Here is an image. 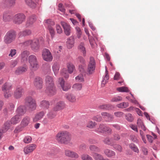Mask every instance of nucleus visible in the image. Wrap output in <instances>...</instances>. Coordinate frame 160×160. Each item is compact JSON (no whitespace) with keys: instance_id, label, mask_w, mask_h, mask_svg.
I'll return each instance as SVG.
<instances>
[{"instance_id":"nucleus-1","label":"nucleus","mask_w":160,"mask_h":160,"mask_svg":"<svg viewBox=\"0 0 160 160\" xmlns=\"http://www.w3.org/2000/svg\"><path fill=\"white\" fill-rule=\"evenodd\" d=\"M46 89V92L49 95H53L56 93V89L52 77L47 75L45 79Z\"/></svg>"},{"instance_id":"nucleus-2","label":"nucleus","mask_w":160,"mask_h":160,"mask_svg":"<svg viewBox=\"0 0 160 160\" xmlns=\"http://www.w3.org/2000/svg\"><path fill=\"white\" fill-rule=\"evenodd\" d=\"M25 46H31L32 49L35 52H37L39 48V40L37 39L28 40L23 42Z\"/></svg>"},{"instance_id":"nucleus-3","label":"nucleus","mask_w":160,"mask_h":160,"mask_svg":"<svg viewBox=\"0 0 160 160\" xmlns=\"http://www.w3.org/2000/svg\"><path fill=\"white\" fill-rule=\"evenodd\" d=\"M25 102L27 104L28 110L30 112L35 110L37 107L35 100L31 96H28L25 99Z\"/></svg>"},{"instance_id":"nucleus-4","label":"nucleus","mask_w":160,"mask_h":160,"mask_svg":"<svg viewBox=\"0 0 160 160\" xmlns=\"http://www.w3.org/2000/svg\"><path fill=\"white\" fill-rule=\"evenodd\" d=\"M28 62L30 65V69L32 71L37 70L39 67L37 58L35 55H31L28 57Z\"/></svg>"},{"instance_id":"nucleus-5","label":"nucleus","mask_w":160,"mask_h":160,"mask_svg":"<svg viewBox=\"0 0 160 160\" xmlns=\"http://www.w3.org/2000/svg\"><path fill=\"white\" fill-rule=\"evenodd\" d=\"M16 34L15 32L12 30L8 31L4 38V42L7 44L11 43L15 39Z\"/></svg>"},{"instance_id":"nucleus-6","label":"nucleus","mask_w":160,"mask_h":160,"mask_svg":"<svg viewBox=\"0 0 160 160\" xmlns=\"http://www.w3.org/2000/svg\"><path fill=\"white\" fill-rule=\"evenodd\" d=\"M12 88L11 84L8 82L4 83L2 86V90L3 92L4 97L6 98H8L12 95V93L10 90Z\"/></svg>"},{"instance_id":"nucleus-7","label":"nucleus","mask_w":160,"mask_h":160,"mask_svg":"<svg viewBox=\"0 0 160 160\" xmlns=\"http://www.w3.org/2000/svg\"><path fill=\"white\" fill-rule=\"evenodd\" d=\"M96 68V62L94 58L90 57L88 66L87 72L89 74L94 73Z\"/></svg>"},{"instance_id":"nucleus-8","label":"nucleus","mask_w":160,"mask_h":160,"mask_svg":"<svg viewBox=\"0 0 160 160\" xmlns=\"http://www.w3.org/2000/svg\"><path fill=\"white\" fill-rule=\"evenodd\" d=\"M42 57L43 60L47 62H50L53 59L52 55L49 50L44 49L42 51Z\"/></svg>"},{"instance_id":"nucleus-9","label":"nucleus","mask_w":160,"mask_h":160,"mask_svg":"<svg viewBox=\"0 0 160 160\" xmlns=\"http://www.w3.org/2000/svg\"><path fill=\"white\" fill-rule=\"evenodd\" d=\"M25 16L23 14L18 13L14 16L13 22L16 24H20L25 20Z\"/></svg>"},{"instance_id":"nucleus-10","label":"nucleus","mask_w":160,"mask_h":160,"mask_svg":"<svg viewBox=\"0 0 160 160\" xmlns=\"http://www.w3.org/2000/svg\"><path fill=\"white\" fill-rule=\"evenodd\" d=\"M33 83L34 87L38 90H40L43 87V80L39 77H37L34 78Z\"/></svg>"},{"instance_id":"nucleus-11","label":"nucleus","mask_w":160,"mask_h":160,"mask_svg":"<svg viewBox=\"0 0 160 160\" xmlns=\"http://www.w3.org/2000/svg\"><path fill=\"white\" fill-rule=\"evenodd\" d=\"M24 92V89L21 86H17L13 92V96L16 99L20 98L22 96Z\"/></svg>"},{"instance_id":"nucleus-12","label":"nucleus","mask_w":160,"mask_h":160,"mask_svg":"<svg viewBox=\"0 0 160 160\" xmlns=\"http://www.w3.org/2000/svg\"><path fill=\"white\" fill-rule=\"evenodd\" d=\"M61 24L63 28L65 34L67 36H69L71 31V27L69 25L63 21H61Z\"/></svg>"},{"instance_id":"nucleus-13","label":"nucleus","mask_w":160,"mask_h":160,"mask_svg":"<svg viewBox=\"0 0 160 160\" xmlns=\"http://www.w3.org/2000/svg\"><path fill=\"white\" fill-rule=\"evenodd\" d=\"M58 82L62 89L64 91L68 90L71 87L70 84L67 83H65L64 80L62 78H60L58 79Z\"/></svg>"},{"instance_id":"nucleus-14","label":"nucleus","mask_w":160,"mask_h":160,"mask_svg":"<svg viewBox=\"0 0 160 160\" xmlns=\"http://www.w3.org/2000/svg\"><path fill=\"white\" fill-rule=\"evenodd\" d=\"M63 139H62L61 143L65 144L70 143L72 138V136L71 134L68 132L65 131Z\"/></svg>"},{"instance_id":"nucleus-15","label":"nucleus","mask_w":160,"mask_h":160,"mask_svg":"<svg viewBox=\"0 0 160 160\" xmlns=\"http://www.w3.org/2000/svg\"><path fill=\"white\" fill-rule=\"evenodd\" d=\"M36 145L32 144L25 147L24 148V152L25 154H28L32 152L36 148Z\"/></svg>"},{"instance_id":"nucleus-16","label":"nucleus","mask_w":160,"mask_h":160,"mask_svg":"<svg viewBox=\"0 0 160 160\" xmlns=\"http://www.w3.org/2000/svg\"><path fill=\"white\" fill-rule=\"evenodd\" d=\"M64 154L65 156L70 158H78L79 157L77 153L68 149H67L65 151Z\"/></svg>"},{"instance_id":"nucleus-17","label":"nucleus","mask_w":160,"mask_h":160,"mask_svg":"<svg viewBox=\"0 0 160 160\" xmlns=\"http://www.w3.org/2000/svg\"><path fill=\"white\" fill-rule=\"evenodd\" d=\"M26 111V108L25 106H20L17 108L16 110V115L19 116H23L25 113Z\"/></svg>"},{"instance_id":"nucleus-18","label":"nucleus","mask_w":160,"mask_h":160,"mask_svg":"<svg viewBox=\"0 0 160 160\" xmlns=\"http://www.w3.org/2000/svg\"><path fill=\"white\" fill-rule=\"evenodd\" d=\"M11 124L12 123H11V121H7L4 123L3 128L0 129V138H1L2 134L7 131L10 127Z\"/></svg>"},{"instance_id":"nucleus-19","label":"nucleus","mask_w":160,"mask_h":160,"mask_svg":"<svg viewBox=\"0 0 160 160\" xmlns=\"http://www.w3.org/2000/svg\"><path fill=\"white\" fill-rule=\"evenodd\" d=\"M65 108V104L62 101H59L55 105L53 108V110L55 111H58L63 109Z\"/></svg>"},{"instance_id":"nucleus-20","label":"nucleus","mask_w":160,"mask_h":160,"mask_svg":"<svg viewBox=\"0 0 160 160\" xmlns=\"http://www.w3.org/2000/svg\"><path fill=\"white\" fill-rule=\"evenodd\" d=\"M27 67L26 65L18 67L15 71V73L17 75L22 74L27 70Z\"/></svg>"},{"instance_id":"nucleus-21","label":"nucleus","mask_w":160,"mask_h":160,"mask_svg":"<svg viewBox=\"0 0 160 160\" xmlns=\"http://www.w3.org/2000/svg\"><path fill=\"white\" fill-rule=\"evenodd\" d=\"M36 20V17L35 16H32L29 17L26 23V26L27 27L31 26Z\"/></svg>"},{"instance_id":"nucleus-22","label":"nucleus","mask_w":160,"mask_h":160,"mask_svg":"<svg viewBox=\"0 0 160 160\" xmlns=\"http://www.w3.org/2000/svg\"><path fill=\"white\" fill-rule=\"evenodd\" d=\"M65 97L67 99L71 102H75L76 101V96L73 94L67 93L66 94Z\"/></svg>"},{"instance_id":"nucleus-23","label":"nucleus","mask_w":160,"mask_h":160,"mask_svg":"<svg viewBox=\"0 0 160 160\" xmlns=\"http://www.w3.org/2000/svg\"><path fill=\"white\" fill-rule=\"evenodd\" d=\"M74 38L73 36L70 37L67 39V46L69 49L71 48L74 45Z\"/></svg>"},{"instance_id":"nucleus-24","label":"nucleus","mask_w":160,"mask_h":160,"mask_svg":"<svg viewBox=\"0 0 160 160\" xmlns=\"http://www.w3.org/2000/svg\"><path fill=\"white\" fill-rule=\"evenodd\" d=\"M30 121V118L29 117H25L22 120L21 122V125L22 127H25L28 125Z\"/></svg>"},{"instance_id":"nucleus-25","label":"nucleus","mask_w":160,"mask_h":160,"mask_svg":"<svg viewBox=\"0 0 160 160\" xmlns=\"http://www.w3.org/2000/svg\"><path fill=\"white\" fill-rule=\"evenodd\" d=\"M29 54V52L27 50L24 51L22 52L21 54V61L22 62H25L27 61L28 57Z\"/></svg>"},{"instance_id":"nucleus-26","label":"nucleus","mask_w":160,"mask_h":160,"mask_svg":"<svg viewBox=\"0 0 160 160\" xmlns=\"http://www.w3.org/2000/svg\"><path fill=\"white\" fill-rule=\"evenodd\" d=\"M45 114V112L43 111H41L36 113L33 118V121L34 122H36L41 119Z\"/></svg>"},{"instance_id":"nucleus-27","label":"nucleus","mask_w":160,"mask_h":160,"mask_svg":"<svg viewBox=\"0 0 160 160\" xmlns=\"http://www.w3.org/2000/svg\"><path fill=\"white\" fill-rule=\"evenodd\" d=\"M65 131H62L58 132L56 135V139L57 141L61 143L62 142V139L64 137Z\"/></svg>"},{"instance_id":"nucleus-28","label":"nucleus","mask_w":160,"mask_h":160,"mask_svg":"<svg viewBox=\"0 0 160 160\" xmlns=\"http://www.w3.org/2000/svg\"><path fill=\"white\" fill-rule=\"evenodd\" d=\"M12 17L10 14L8 12H4L2 16L3 21L5 22H8L11 20Z\"/></svg>"},{"instance_id":"nucleus-29","label":"nucleus","mask_w":160,"mask_h":160,"mask_svg":"<svg viewBox=\"0 0 160 160\" xmlns=\"http://www.w3.org/2000/svg\"><path fill=\"white\" fill-rule=\"evenodd\" d=\"M104 152V154L109 158H114L116 155L114 152L108 149H105Z\"/></svg>"},{"instance_id":"nucleus-30","label":"nucleus","mask_w":160,"mask_h":160,"mask_svg":"<svg viewBox=\"0 0 160 160\" xmlns=\"http://www.w3.org/2000/svg\"><path fill=\"white\" fill-rule=\"evenodd\" d=\"M32 33L30 29H26L19 32V37L25 36L30 35Z\"/></svg>"},{"instance_id":"nucleus-31","label":"nucleus","mask_w":160,"mask_h":160,"mask_svg":"<svg viewBox=\"0 0 160 160\" xmlns=\"http://www.w3.org/2000/svg\"><path fill=\"white\" fill-rule=\"evenodd\" d=\"M92 156L95 160H109L108 158H104L102 155L96 153H93Z\"/></svg>"},{"instance_id":"nucleus-32","label":"nucleus","mask_w":160,"mask_h":160,"mask_svg":"<svg viewBox=\"0 0 160 160\" xmlns=\"http://www.w3.org/2000/svg\"><path fill=\"white\" fill-rule=\"evenodd\" d=\"M49 105L50 103L48 101L43 100L40 102V106L43 109H48Z\"/></svg>"},{"instance_id":"nucleus-33","label":"nucleus","mask_w":160,"mask_h":160,"mask_svg":"<svg viewBox=\"0 0 160 160\" xmlns=\"http://www.w3.org/2000/svg\"><path fill=\"white\" fill-rule=\"evenodd\" d=\"M106 127L104 125L100 124L98 128L95 130V131L98 133H104L105 132Z\"/></svg>"},{"instance_id":"nucleus-34","label":"nucleus","mask_w":160,"mask_h":160,"mask_svg":"<svg viewBox=\"0 0 160 160\" xmlns=\"http://www.w3.org/2000/svg\"><path fill=\"white\" fill-rule=\"evenodd\" d=\"M20 118L19 117V116L16 115L13 117L11 119V123L13 124H15L20 121Z\"/></svg>"},{"instance_id":"nucleus-35","label":"nucleus","mask_w":160,"mask_h":160,"mask_svg":"<svg viewBox=\"0 0 160 160\" xmlns=\"http://www.w3.org/2000/svg\"><path fill=\"white\" fill-rule=\"evenodd\" d=\"M112 106L109 104H104L100 105L98 108L100 109L109 110L111 109Z\"/></svg>"},{"instance_id":"nucleus-36","label":"nucleus","mask_w":160,"mask_h":160,"mask_svg":"<svg viewBox=\"0 0 160 160\" xmlns=\"http://www.w3.org/2000/svg\"><path fill=\"white\" fill-rule=\"evenodd\" d=\"M44 22L45 25L47 26L48 28H49V27H52V26L55 24L54 22L50 19L45 20H44Z\"/></svg>"},{"instance_id":"nucleus-37","label":"nucleus","mask_w":160,"mask_h":160,"mask_svg":"<svg viewBox=\"0 0 160 160\" xmlns=\"http://www.w3.org/2000/svg\"><path fill=\"white\" fill-rule=\"evenodd\" d=\"M78 49L83 54L84 56H86V49L83 43L81 42L78 47Z\"/></svg>"},{"instance_id":"nucleus-38","label":"nucleus","mask_w":160,"mask_h":160,"mask_svg":"<svg viewBox=\"0 0 160 160\" xmlns=\"http://www.w3.org/2000/svg\"><path fill=\"white\" fill-rule=\"evenodd\" d=\"M101 115L102 116L107 118L110 121H112L114 118L113 115L107 112H102L101 113Z\"/></svg>"},{"instance_id":"nucleus-39","label":"nucleus","mask_w":160,"mask_h":160,"mask_svg":"<svg viewBox=\"0 0 160 160\" xmlns=\"http://www.w3.org/2000/svg\"><path fill=\"white\" fill-rule=\"evenodd\" d=\"M96 125L95 122L90 120L87 122L86 126L88 128L92 129L94 128Z\"/></svg>"},{"instance_id":"nucleus-40","label":"nucleus","mask_w":160,"mask_h":160,"mask_svg":"<svg viewBox=\"0 0 160 160\" xmlns=\"http://www.w3.org/2000/svg\"><path fill=\"white\" fill-rule=\"evenodd\" d=\"M137 124L139 128H140L144 131H146V128L143 125L142 120L140 119H138L137 121Z\"/></svg>"},{"instance_id":"nucleus-41","label":"nucleus","mask_w":160,"mask_h":160,"mask_svg":"<svg viewBox=\"0 0 160 160\" xmlns=\"http://www.w3.org/2000/svg\"><path fill=\"white\" fill-rule=\"evenodd\" d=\"M52 68L55 75L56 76L59 70L58 64L57 63H55L52 66Z\"/></svg>"},{"instance_id":"nucleus-42","label":"nucleus","mask_w":160,"mask_h":160,"mask_svg":"<svg viewBox=\"0 0 160 160\" xmlns=\"http://www.w3.org/2000/svg\"><path fill=\"white\" fill-rule=\"evenodd\" d=\"M26 4L32 8H34L36 7V4L32 0H25Z\"/></svg>"},{"instance_id":"nucleus-43","label":"nucleus","mask_w":160,"mask_h":160,"mask_svg":"<svg viewBox=\"0 0 160 160\" xmlns=\"http://www.w3.org/2000/svg\"><path fill=\"white\" fill-rule=\"evenodd\" d=\"M129 104L128 102H123L117 105V107L119 108H126L128 107Z\"/></svg>"},{"instance_id":"nucleus-44","label":"nucleus","mask_w":160,"mask_h":160,"mask_svg":"<svg viewBox=\"0 0 160 160\" xmlns=\"http://www.w3.org/2000/svg\"><path fill=\"white\" fill-rule=\"evenodd\" d=\"M82 84L77 83L74 84L73 85L72 88L76 90L79 91L81 90L82 88Z\"/></svg>"},{"instance_id":"nucleus-45","label":"nucleus","mask_w":160,"mask_h":160,"mask_svg":"<svg viewBox=\"0 0 160 160\" xmlns=\"http://www.w3.org/2000/svg\"><path fill=\"white\" fill-rule=\"evenodd\" d=\"M67 67L68 70V72L70 73H72L75 69L74 66L71 63H68L67 65Z\"/></svg>"},{"instance_id":"nucleus-46","label":"nucleus","mask_w":160,"mask_h":160,"mask_svg":"<svg viewBox=\"0 0 160 160\" xmlns=\"http://www.w3.org/2000/svg\"><path fill=\"white\" fill-rule=\"evenodd\" d=\"M105 75L104 78L103 80L102 81V83L104 84L108 81L109 79V75L106 67H105Z\"/></svg>"},{"instance_id":"nucleus-47","label":"nucleus","mask_w":160,"mask_h":160,"mask_svg":"<svg viewBox=\"0 0 160 160\" xmlns=\"http://www.w3.org/2000/svg\"><path fill=\"white\" fill-rule=\"evenodd\" d=\"M56 115V113L52 111L49 112L47 115V118L49 119L54 118Z\"/></svg>"},{"instance_id":"nucleus-48","label":"nucleus","mask_w":160,"mask_h":160,"mask_svg":"<svg viewBox=\"0 0 160 160\" xmlns=\"http://www.w3.org/2000/svg\"><path fill=\"white\" fill-rule=\"evenodd\" d=\"M32 140V137L29 136H25L23 139L24 142L26 144L30 143Z\"/></svg>"},{"instance_id":"nucleus-49","label":"nucleus","mask_w":160,"mask_h":160,"mask_svg":"<svg viewBox=\"0 0 160 160\" xmlns=\"http://www.w3.org/2000/svg\"><path fill=\"white\" fill-rule=\"evenodd\" d=\"M117 90L118 92H128L129 91L128 88L125 87H122L117 88Z\"/></svg>"},{"instance_id":"nucleus-50","label":"nucleus","mask_w":160,"mask_h":160,"mask_svg":"<svg viewBox=\"0 0 160 160\" xmlns=\"http://www.w3.org/2000/svg\"><path fill=\"white\" fill-rule=\"evenodd\" d=\"M5 4L9 6H12L15 5V0H6Z\"/></svg>"},{"instance_id":"nucleus-51","label":"nucleus","mask_w":160,"mask_h":160,"mask_svg":"<svg viewBox=\"0 0 160 160\" xmlns=\"http://www.w3.org/2000/svg\"><path fill=\"white\" fill-rule=\"evenodd\" d=\"M82 160H92V158L89 155L87 154H82L81 156Z\"/></svg>"},{"instance_id":"nucleus-52","label":"nucleus","mask_w":160,"mask_h":160,"mask_svg":"<svg viewBox=\"0 0 160 160\" xmlns=\"http://www.w3.org/2000/svg\"><path fill=\"white\" fill-rule=\"evenodd\" d=\"M75 79L77 82H83L84 81L83 75L82 74H80L76 77Z\"/></svg>"},{"instance_id":"nucleus-53","label":"nucleus","mask_w":160,"mask_h":160,"mask_svg":"<svg viewBox=\"0 0 160 160\" xmlns=\"http://www.w3.org/2000/svg\"><path fill=\"white\" fill-rule=\"evenodd\" d=\"M89 148L91 151H93L98 152L100 151L99 148L94 145H90Z\"/></svg>"},{"instance_id":"nucleus-54","label":"nucleus","mask_w":160,"mask_h":160,"mask_svg":"<svg viewBox=\"0 0 160 160\" xmlns=\"http://www.w3.org/2000/svg\"><path fill=\"white\" fill-rule=\"evenodd\" d=\"M76 30L77 36L78 38H79L81 37L82 34V32L80 28L77 27L75 28Z\"/></svg>"},{"instance_id":"nucleus-55","label":"nucleus","mask_w":160,"mask_h":160,"mask_svg":"<svg viewBox=\"0 0 160 160\" xmlns=\"http://www.w3.org/2000/svg\"><path fill=\"white\" fill-rule=\"evenodd\" d=\"M62 75L65 78H67L69 77V75L65 68H63L61 72Z\"/></svg>"},{"instance_id":"nucleus-56","label":"nucleus","mask_w":160,"mask_h":160,"mask_svg":"<svg viewBox=\"0 0 160 160\" xmlns=\"http://www.w3.org/2000/svg\"><path fill=\"white\" fill-rule=\"evenodd\" d=\"M130 148L134 152L138 153L139 150L137 147L134 144H131L129 145Z\"/></svg>"},{"instance_id":"nucleus-57","label":"nucleus","mask_w":160,"mask_h":160,"mask_svg":"<svg viewBox=\"0 0 160 160\" xmlns=\"http://www.w3.org/2000/svg\"><path fill=\"white\" fill-rule=\"evenodd\" d=\"M122 100V97L120 96H117L113 98L111 100V101L112 102H117L121 101Z\"/></svg>"},{"instance_id":"nucleus-58","label":"nucleus","mask_w":160,"mask_h":160,"mask_svg":"<svg viewBox=\"0 0 160 160\" xmlns=\"http://www.w3.org/2000/svg\"><path fill=\"white\" fill-rule=\"evenodd\" d=\"M104 143L111 145H113V142L108 138H106L103 141Z\"/></svg>"},{"instance_id":"nucleus-59","label":"nucleus","mask_w":160,"mask_h":160,"mask_svg":"<svg viewBox=\"0 0 160 160\" xmlns=\"http://www.w3.org/2000/svg\"><path fill=\"white\" fill-rule=\"evenodd\" d=\"M126 119L128 121L131 122L133 120V118L131 114L128 113L126 115Z\"/></svg>"},{"instance_id":"nucleus-60","label":"nucleus","mask_w":160,"mask_h":160,"mask_svg":"<svg viewBox=\"0 0 160 160\" xmlns=\"http://www.w3.org/2000/svg\"><path fill=\"white\" fill-rule=\"evenodd\" d=\"M48 28L51 35L52 37H53L55 34V31L54 29L52 28V27H49V28Z\"/></svg>"},{"instance_id":"nucleus-61","label":"nucleus","mask_w":160,"mask_h":160,"mask_svg":"<svg viewBox=\"0 0 160 160\" xmlns=\"http://www.w3.org/2000/svg\"><path fill=\"white\" fill-rule=\"evenodd\" d=\"M113 148L119 152H121L122 151V148L121 146L118 144L115 145L113 146Z\"/></svg>"},{"instance_id":"nucleus-62","label":"nucleus","mask_w":160,"mask_h":160,"mask_svg":"<svg viewBox=\"0 0 160 160\" xmlns=\"http://www.w3.org/2000/svg\"><path fill=\"white\" fill-rule=\"evenodd\" d=\"M16 53V50L15 49H12L10 51V53L8 55L10 57H12Z\"/></svg>"},{"instance_id":"nucleus-63","label":"nucleus","mask_w":160,"mask_h":160,"mask_svg":"<svg viewBox=\"0 0 160 160\" xmlns=\"http://www.w3.org/2000/svg\"><path fill=\"white\" fill-rule=\"evenodd\" d=\"M56 29L57 32L58 34H61L62 32V30L60 26L58 25H57L56 26Z\"/></svg>"},{"instance_id":"nucleus-64","label":"nucleus","mask_w":160,"mask_h":160,"mask_svg":"<svg viewBox=\"0 0 160 160\" xmlns=\"http://www.w3.org/2000/svg\"><path fill=\"white\" fill-rule=\"evenodd\" d=\"M92 119L98 122H100L102 121V119L101 116L97 115L94 117L92 118Z\"/></svg>"}]
</instances>
